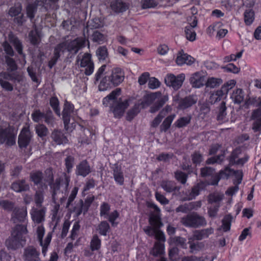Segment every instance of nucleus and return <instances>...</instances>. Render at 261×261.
I'll return each mask as SVG.
<instances>
[{"label":"nucleus","mask_w":261,"mask_h":261,"mask_svg":"<svg viewBox=\"0 0 261 261\" xmlns=\"http://www.w3.org/2000/svg\"><path fill=\"white\" fill-rule=\"evenodd\" d=\"M96 55L99 61H105L108 57V51L106 46H99L96 51Z\"/></svg>","instance_id":"obj_43"},{"label":"nucleus","mask_w":261,"mask_h":261,"mask_svg":"<svg viewBox=\"0 0 261 261\" xmlns=\"http://www.w3.org/2000/svg\"><path fill=\"white\" fill-rule=\"evenodd\" d=\"M45 228L43 225H40L37 226L36 228L37 238L40 246L42 247V253L44 256L46 254L53 234V231L48 232L43 241V238L45 234Z\"/></svg>","instance_id":"obj_9"},{"label":"nucleus","mask_w":261,"mask_h":261,"mask_svg":"<svg viewBox=\"0 0 261 261\" xmlns=\"http://www.w3.org/2000/svg\"><path fill=\"white\" fill-rule=\"evenodd\" d=\"M112 83V85L117 86L120 85L124 79V72L119 68H114L112 70L111 75L108 76Z\"/></svg>","instance_id":"obj_18"},{"label":"nucleus","mask_w":261,"mask_h":261,"mask_svg":"<svg viewBox=\"0 0 261 261\" xmlns=\"http://www.w3.org/2000/svg\"><path fill=\"white\" fill-rule=\"evenodd\" d=\"M40 253L33 246L25 247L23 250L22 259L23 261H41Z\"/></svg>","instance_id":"obj_13"},{"label":"nucleus","mask_w":261,"mask_h":261,"mask_svg":"<svg viewBox=\"0 0 261 261\" xmlns=\"http://www.w3.org/2000/svg\"><path fill=\"white\" fill-rule=\"evenodd\" d=\"M119 213L117 210H114L106 217L108 221L111 223L112 226H117L118 222H115L116 220L119 217Z\"/></svg>","instance_id":"obj_54"},{"label":"nucleus","mask_w":261,"mask_h":261,"mask_svg":"<svg viewBox=\"0 0 261 261\" xmlns=\"http://www.w3.org/2000/svg\"><path fill=\"white\" fill-rule=\"evenodd\" d=\"M0 206L5 210L8 212L13 211L15 207V204L12 201L4 200L0 201Z\"/></svg>","instance_id":"obj_58"},{"label":"nucleus","mask_w":261,"mask_h":261,"mask_svg":"<svg viewBox=\"0 0 261 261\" xmlns=\"http://www.w3.org/2000/svg\"><path fill=\"white\" fill-rule=\"evenodd\" d=\"M232 217L230 214L224 216L222 219V228L224 231L226 232L230 230Z\"/></svg>","instance_id":"obj_48"},{"label":"nucleus","mask_w":261,"mask_h":261,"mask_svg":"<svg viewBox=\"0 0 261 261\" xmlns=\"http://www.w3.org/2000/svg\"><path fill=\"white\" fill-rule=\"evenodd\" d=\"M226 107L224 101H222L220 104L217 119L220 122H224L226 120Z\"/></svg>","instance_id":"obj_38"},{"label":"nucleus","mask_w":261,"mask_h":261,"mask_svg":"<svg viewBox=\"0 0 261 261\" xmlns=\"http://www.w3.org/2000/svg\"><path fill=\"white\" fill-rule=\"evenodd\" d=\"M214 173L215 169L210 167H205L200 169V175L202 177H211Z\"/></svg>","instance_id":"obj_63"},{"label":"nucleus","mask_w":261,"mask_h":261,"mask_svg":"<svg viewBox=\"0 0 261 261\" xmlns=\"http://www.w3.org/2000/svg\"><path fill=\"white\" fill-rule=\"evenodd\" d=\"M4 143L8 146H12L15 143V136L9 128L0 129V144Z\"/></svg>","instance_id":"obj_15"},{"label":"nucleus","mask_w":261,"mask_h":261,"mask_svg":"<svg viewBox=\"0 0 261 261\" xmlns=\"http://www.w3.org/2000/svg\"><path fill=\"white\" fill-rule=\"evenodd\" d=\"M112 83L108 76H106L101 81L98 86L99 91H104L111 87Z\"/></svg>","instance_id":"obj_46"},{"label":"nucleus","mask_w":261,"mask_h":261,"mask_svg":"<svg viewBox=\"0 0 261 261\" xmlns=\"http://www.w3.org/2000/svg\"><path fill=\"white\" fill-rule=\"evenodd\" d=\"M45 189H40L36 191L34 196V200L36 206L38 207H41L42 204L44 201V191Z\"/></svg>","instance_id":"obj_44"},{"label":"nucleus","mask_w":261,"mask_h":261,"mask_svg":"<svg viewBox=\"0 0 261 261\" xmlns=\"http://www.w3.org/2000/svg\"><path fill=\"white\" fill-rule=\"evenodd\" d=\"M30 131L27 128H24L21 131L18 137V145L20 148H26L29 144L31 139Z\"/></svg>","instance_id":"obj_22"},{"label":"nucleus","mask_w":261,"mask_h":261,"mask_svg":"<svg viewBox=\"0 0 261 261\" xmlns=\"http://www.w3.org/2000/svg\"><path fill=\"white\" fill-rule=\"evenodd\" d=\"M178 109L185 110L192 107L197 101V98L195 95H189L184 98H181L177 100Z\"/></svg>","instance_id":"obj_19"},{"label":"nucleus","mask_w":261,"mask_h":261,"mask_svg":"<svg viewBox=\"0 0 261 261\" xmlns=\"http://www.w3.org/2000/svg\"><path fill=\"white\" fill-rule=\"evenodd\" d=\"M161 186L167 193H171L179 190L175 182L170 180L162 181Z\"/></svg>","instance_id":"obj_34"},{"label":"nucleus","mask_w":261,"mask_h":261,"mask_svg":"<svg viewBox=\"0 0 261 261\" xmlns=\"http://www.w3.org/2000/svg\"><path fill=\"white\" fill-rule=\"evenodd\" d=\"M235 174L238 178V184H240L242 180V173L239 171H234L229 167H227L224 170H221L218 174H214L211 176L212 179L208 184L210 185L217 186L221 178H227L230 175Z\"/></svg>","instance_id":"obj_8"},{"label":"nucleus","mask_w":261,"mask_h":261,"mask_svg":"<svg viewBox=\"0 0 261 261\" xmlns=\"http://www.w3.org/2000/svg\"><path fill=\"white\" fill-rule=\"evenodd\" d=\"M47 173H48V177L46 179V180L49 186L52 198L55 199V197H57V194L61 188H62L61 190L62 193L65 195L68 194L70 182V175L64 172L60 177L57 178L54 181L52 171L48 170Z\"/></svg>","instance_id":"obj_3"},{"label":"nucleus","mask_w":261,"mask_h":261,"mask_svg":"<svg viewBox=\"0 0 261 261\" xmlns=\"http://www.w3.org/2000/svg\"><path fill=\"white\" fill-rule=\"evenodd\" d=\"M139 104H135L134 107L127 113L126 119L131 121L139 112Z\"/></svg>","instance_id":"obj_57"},{"label":"nucleus","mask_w":261,"mask_h":261,"mask_svg":"<svg viewBox=\"0 0 261 261\" xmlns=\"http://www.w3.org/2000/svg\"><path fill=\"white\" fill-rule=\"evenodd\" d=\"M8 37L10 42L13 44L18 54L24 59L25 55L23 53V45L21 41L12 33L9 35Z\"/></svg>","instance_id":"obj_28"},{"label":"nucleus","mask_w":261,"mask_h":261,"mask_svg":"<svg viewBox=\"0 0 261 261\" xmlns=\"http://www.w3.org/2000/svg\"><path fill=\"white\" fill-rule=\"evenodd\" d=\"M188 175L187 174L180 170H177L174 172V177L176 180L180 184L184 185L187 181Z\"/></svg>","instance_id":"obj_52"},{"label":"nucleus","mask_w":261,"mask_h":261,"mask_svg":"<svg viewBox=\"0 0 261 261\" xmlns=\"http://www.w3.org/2000/svg\"><path fill=\"white\" fill-rule=\"evenodd\" d=\"M244 21L247 25H250L254 19V12L251 9L246 10L244 14Z\"/></svg>","instance_id":"obj_55"},{"label":"nucleus","mask_w":261,"mask_h":261,"mask_svg":"<svg viewBox=\"0 0 261 261\" xmlns=\"http://www.w3.org/2000/svg\"><path fill=\"white\" fill-rule=\"evenodd\" d=\"M6 63L8 66V70L10 71H13L17 69V65L15 61L10 57L5 56Z\"/></svg>","instance_id":"obj_60"},{"label":"nucleus","mask_w":261,"mask_h":261,"mask_svg":"<svg viewBox=\"0 0 261 261\" xmlns=\"http://www.w3.org/2000/svg\"><path fill=\"white\" fill-rule=\"evenodd\" d=\"M194 58H193L191 56L186 54L181 53V52H179L178 54L176 59V63L178 65H182L184 64L191 65L194 62Z\"/></svg>","instance_id":"obj_31"},{"label":"nucleus","mask_w":261,"mask_h":261,"mask_svg":"<svg viewBox=\"0 0 261 261\" xmlns=\"http://www.w3.org/2000/svg\"><path fill=\"white\" fill-rule=\"evenodd\" d=\"M175 117V115L173 114L166 118L160 126L161 130L162 132H166L168 129Z\"/></svg>","instance_id":"obj_50"},{"label":"nucleus","mask_w":261,"mask_h":261,"mask_svg":"<svg viewBox=\"0 0 261 261\" xmlns=\"http://www.w3.org/2000/svg\"><path fill=\"white\" fill-rule=\"evenodd\" d=\"M74 109V105L70 102L66 100L64 104L62 111V119L64 122V128L67 130L69 127L70 118Z\"/></svg>","instance_id":"obj_16"},{"label":"nucleus","mask_w":261,"mask_h":261,"mask_svg":"<svg viewBox=\"0 0 261 261\" xmlns=\"http://www.w3.org/2000/svg\"><path fill=\"white\" fill-rule=\"evenodd\" d=\"M172 240L175 245L180 246L184 249L187 248L186 239L185 238L180 237H174L172 238Z\"/></svg>","instance_id":"obj_62"},{"label":"nucleus","mask_w":261,"mask_h":261,"mask_svg":"<svg viewBox=\"0 0 261 261\" xmlns=\"http://www.w3.org/2000/svg\"><path fill=\"white\" fill-rule=\"evenodd\" d=\"M52 142L57 145L66 144L68 140L64 134L61 130L55 129L51 134Z\"/></svg>","instance_id":"obj_26"},{"label":"nucleus","mask_w":261,"mask_h":261,"mask_svg":"<svg viewBox=\"0 0 261 261\" xmlns=\"http://www.w3.org/2000/svg\"><path fill=\"white\" fill-rule=\"evenodd\" d=\"M148 206L153 208L155 211V214H151L149 218L150 226H147L144 227L143 230L148 236L154 237L156 240L165 241V235L163 232L160 230V228L163 225L159 215L160 210L159 207L154 203H149Z\"/></svg>","instance_id":"obj_1"},{"label":"nucleus","mask_w":261,"mask_h":261,"mask_svg":"<svg viewBox=\"0 0 261 261\" xmlns=\"http://www.w3.org/2000/svg\"><path fill=\"white\" fill-rule=\"evenodd\" d=\"M205 76L201 71L193 73L190 79V83L194 88H199L204 85Z\"/></svg>","instance_id":"obj_21"},{"label":"nucleus","mask_w":261,"mask_h":261,"mask_svg":"<svg viewBox=\"0 0 261 261\" xmlns=\"http://www.w3.org/2000/svg\"><path fill=\"white\" fill-rule=\"evenodd\" d=\"M164 244L160 242H156L150 251V254L154 256L161 255L164 253Z\"/></svg>","instance_id":"obj_40"},{"label":"nucleus","mask_w":261,"mask_h":261,"mask_svg":"<svg viewBox=\"0 0 261 261\" xmlns=\"http://www.w3.org/2000/svg\"><path fill=\"white\" fill-rule=\"evenodd\" d=\"M231 98L235 103H241L244 100L243 90L241 89H237L235 91H233Z\"/></svg>","instance_id":"obj_42"},{"label":"nucleus","mask_w":261,"mask_h":261,"mask_svg":"<svg viewBox=\"0 0 261 261\" xmlns=\"http://www.w3.org/2000/svg\"><path fill=\"white\" fill-rule=\"evenodd\" d=\"M185 79V75L184 73L177 76L169 74L165 77V82L167 86L172 87L174 90H178L181 87Z\"/></svg>","instance_id":"obj_12"},{"label":"nucleus","mask_w":261,"mask_h":261,"mask_svg":"<svg viewBox=\"0 0 261 261\" xmlns=\"http://www.w3.org/2000/svg\"><path fill=\"white\" fill-rule=\"evenodd\" d=\"M49 103L57 115L60 116L61 113L59 108V101L58 99L56 97H52L50 99Z\"/></svg>","instance_id":"obj_53"},{"label":"nucleus","mask_w":261,"mask_h":261,"mask_svg":"<svg viewBox=\"0 0 261 261\" xmlns=\"http://www.w3.org/2000/svg\"><path fill=\"white\" fill-rule=\"evenodd\" d=\"M101 247V240L97 234H94L90 242V248L92 251L98 250Z\"/></svg>","instance_id":"obj_47"},{"label":"nucleus","mask_w":261,"mask_h":261,"mask_svg":"<svg viewBox=\"0 0 261 261\" xmlns=\"http://www.w3.org/2000/svg\"><path fill=\"white\" fill-rule=\"evenodd\" d=\"M91 172V167L87 160L82 161L76 167L75 173L77 175L86 177Z\"/></svg>","instance_id":"obj_27"},{"label":"nucleus","mask_w":261,"mask_h":261,"mask_svg":"<svg viewBox=\"0 0 261 261\" xmlns=\"http://www.w3.org/2000/svg\"><path fill=\"white\" fill-rule=\"evenodd\" d=\"M113 175L115 181L119 185H123L124 178L121 168L118 164H115L113 168Z\"/></svg>","instance_id":"obj_29"},{"label":"nucleus","mask_w":261,"mask_h":261,"mask_svg":"<svg viewBox=\"0 0 261 261\" xmlns=\"http://www.w3.org/2000/svg\"><path fill=\"white\" fill-rule=\"evenodd\" d=\"M74 158L71 155H68L65 159V165L68 173L71 172L74 164Z\"/></svg>","instance_id":"obj_56"},{"label":"nucleus","mask_w":261,"mask_h":261,"mask_svg":"<svg viewBox=\"0 0 261 261\" xmlns=\"http://www.w3.org/2000/svg\"><path fill=\"white\" fill-rule=\"evenodd\" d=\"M28 37L31 43L33 45H38L40 43V38L36 28L29 32Z\"/></svg>","instance_id":"obj_36"},{"label":"nucleus","mask_w":261,"mask_h":261,"mask_svg":"<svg viewBox=\"0 0 261 261\" xmlns=\"http://www.w3.org/2000/svg\"><path fill=\"white\" fill-rule=\"evenodd\" d=\"M206 184L203 181H200L194 185L189 192V194H187V197L185 200H190L195 199L200 194V192L204 189Z\"/></svg>","instance_id":"obj_24"},{"label":"nucleus","mask_w":261,"mask_h":261,"mask_svg":"<svg viewBox=\"0 0 261 261\" xmlns=\"http://www.w3.org/2000/svg\"><path fill=\"white\" fill-rule=\"evenodd\" d=\"M110 205L107 202H103L100 206V216L105 218L109 214Z\"/></svg>","instance_id":"obj_61"},{"label":"nucleus","mask_w":261,"mask_h":261,"mask_svg":"<svg viewBox=\"0 0 261 261\" xmlns=\"http://www.w3.org/2000/svg\"><path fill=\"white\" fill-rule=\"evenodd\" d=\"M161 93L158 92L152 93L147 96L146 102L148 103V105L151 103L153 100L158 98V100L150 107V113H154L158 111L168 100V95H165L162 97H161Z\"/></svg>","instance_id":"obj_10"},{"label":"nucleus","mask_w":261,"mask_h":261,"mask_svg":"<svg viewBox=\"0 0 261 261\" xmlns=\"http://www.w3.org/2000/svg\"><path fill=\"white\" fill-rule=\"evenodd\" d=\"M28 233L26 224H17L13 228L11 236L6 240V245L9 249L17 250L23 247L26 243L24 236Z\"/></svg>","instance_id":"obj_4"},{"label":"nucleus","mask_w":261,"mask_h":261,"mask_svg":"<svg viewBox=\"0 0 261 261\" xmlns=\"http://www.w3.org/2000/svg\"><path fill=\"white\" fill-rule=\"evenodd\" d=\"M55 199L52 198L53 202L54 203V206L51 210V220L53 222H55L56 223H58L60 219V217L59 215V211L60 210V204L57 202V197H55Z\"/></svg>","instance_id":"obj_33"},{"label":"nucleus","mask_w":261,"mask_h":261,"mask_svg":"<svg viewBox=\"0 0 261 261\" xmlns=\"http://www.w3.org/2000/svg\"><path fill=\"white\" fill-rule=\"evenodd\" d=\"M27 16L32 20L35 17V14L37 11V8L35 4H29L27 7Z\"/></svg>","instance_id":"obj_64"},{"label":"nucleus","mask_w":261,"mask_h":261,"mask_svg":"<svg viewBox=\"0 0 261 261\" xmlns=\"http://www.w3.org/2000/svg\"><path fill=\"white\" fill-rule=\"evenodd\" d=\"M185 34L188 40L193 41L196 39V34L191 26H187L185 28Z\"/></svg>","instance_id":"obj_59"},{"label":"nucleus","mask_w":261,"mask_h":261,"mask_svg":"<svg viewBox=\"0 0 261 261\" xmlns=\"http://www.w3.org/2000/svg\"><path fill=\"white\" fill-rule=\"evenodd\" d=\"M223 82V81L220 78H216L211 77L208 78L205 85L206 87L211 88H214L219 86Z\"/></svg>","instance_id":"obj_45"},{"label":"nucleus","mask_w":261,"mask_h":261,"mask_svg":"<svg viewBox=\"0 0 261 261\" xmlns=\"http://www.w3.org/2000/svg\"><path fill=\"white\" fill-rule=\"evenodd\" d=\"M68 51L76 54L82 48L85 46L86 39L83 37H78L74 40L68 42Z\"/></svg>","instance_id":"obj_20"},{"label":"nucleus","mask_w":261,"mask_h":261,"mask_svg":"<svg viewBox=\"0 0 261 261\" xmlns=\"http://www.w3.org/2000/svg\"><path fill=\"white\" fill-rule=\"evenodd\" d=\"M181 223L187 227L197 228L206 225L207 221L205 218L196 212L190 213L180 220Z\"/></svg>","instance_id":"obj_5"},{"label":"nucleus","mask_w":261,"mask_h":261,"mask_svg":"<svg viewBox=\"0 0 261 261\" xmlns=\"http://www.w3.org/2000/svg\"><path fill=\"white\" fill-rule=\"evenodd\" d=\"M79 191V188L74 187L71 190L69 195L67 198V201L66 205V208L71 210L75 213L77 216H80L82 213L85 214L87 211H85L84 201L82 199L79 200L77 202L75 203V205L73 207L70 208L72 206V202L76 197L77 194Z\"/></svg>","instance_id":"obj_7"},{"label":"nucleus","mask_w":261,"mask_h":261,"mask_svg":"<svg viewBox=\"0 0 261 261\" xmlns=\"http://www.w3.org/2000/svg\"><path fill=\"white\" fill-rule=\"evenodd\" d=\"M50 170L47 169L45 171L46 176H43V173L39 171L32 172L30 174V180L34 183V185L40 189H47L48 184L46 179L48 177L47 171Z\"/></svg>","instance_id":"obj_11"},{"label":"nucleus","mask_w":261,"mask_h":261,"mask_svg":"<svg viewBox=\"0 0 261 261\" xmlns=\"http://www.w3.org/2000/svg\"><path fill=\"white\" fill-rule=\"evenodd\" d=\"M46 210V209L45 207H42L40 209L37 208H33L31 212L32 220L37 224L44 222L45 221Z\"/></svg>","instance_id":"obj_23"},{"label":"nucleus","mask_w":261,"mask_h":261,"mask_svg":"<svg viewBox=\"0 0 261 261\" xmlns=\"http://www.w3.org/2000/svg\"><path fill=\"white\" fill-rule=\"evenodd\" d=\"M224 155L225 151H223L221 154L208 158L206 160V163L207 164H214L215 163L221 164L224 161Z\"/></svg>","instance_id":"obj_49"},{"label":"nucleus","mask_w":261,"mask_h":261,"mask_svg":"<svg viewBox=\"0 0 261 261\" xmlns=\"http://www.w3.org/2000/svg\"><path fill=\"white\" fill-rule=\"evenodd\" d=\"M96 230L99 234L106 236L110 230V226L107 221H102L98 225Z\"/></svg>","instance_id":"obj_39"},{"label":"nucleus","mask_w":261,"mask_h":261,"mask_svg":"<svg viewBox=\"0 0 261 261\" xmlns=\"http://www.w3.org/2000/svg\"><path fill=\"white\" fill-rule=\"evenodd\" d=\"M27 216L25 207H15L11 215V221L14 223L24 222Z\"/></svg>","instance_id":"obj_17"},{"label":"nucleus","mask_w":261,"mask_h":261,"mask_svg":"<svg viewBox=\"0 0 261 261\" xmlns=\"http://www.w3.org/2000/svg\"><path fill=\"white\" fill-rule=\"evenodd\" d=\"M214 229L212 227L195 230L194 232L193 239L196 240H201L207 238L208 236L213 233Z\"/></svg>","instance_id":"obj_30"},{"label":"nucleus","mask_w":261,"mask_h":261,"mask_svg":"<svg viewBox=\"0 0 261 261\" xmlns=\"http://www.w3.org/2000/svg\"><path fill=\"white\" fill-rule=\"evenodd\" d=\"M241 150L240 148L234 149L228 158L229 165L232 166L234 165L243 166L249 159V156L245 154L244 157L239 158Z\"/></svg>","instance_id":"obj_14"},{"label":"nucleus","mask_w":261,"mask_h":261,"mask_svg":"<svg viewBox=\"0 0 261 261\" xmlns=\"http://www.w3.org/2000/svg\"><path fill=\"white\" fill-rule=\"evenodd\" d=\"M32 120L37 123L44 122L49 126L54 127L55 118L51 110L48 108L41 112L39 109L34 110L31 114Z\"/></svg>","instance_id":"obj_6"},{"label":"nucleus","mask_w":261,"mask_h":261,"mask_svg":"<svg viewBox=\"0 0 261 261\" xmlns=\"http://www.w3.org/2000/svg\"><path fill=\"white\" fill-rule=\"evenodd\" d=\"M224 198V195L218 193H213L208 195L207 201L208 203L220 204V202Z\"/></svg>","instance_id":"obj_37"},{"label":"nucleus","mask_w":261,"mask_h":261,"mask_svg":"<svg viewBox=\"0 0 261 261\" xmlns=\"http://www.w3.org/2000/svg\"><path fill=\"white\" fill-rule=\"evenodd\" d=\"M121 94V89L116 88L105 97L102 100L103 105L106 107L111 105L114 117L120 118L124 114L125 109L128 107V100L122 101L121 98L117 99Z\"/></svg>","instance_id":"obj_2"},{"label":"nucleus","mask_w":261,"mask_h":261,"mask_svg":"<svg viewBox=\"0 0 261 261\" xmlns=\"http://www.w3.org/2000/svg\"><path fill=\"white\" fill-rule=\"evenodd\" d=\"M111 7L116 13L123 12L128 9L126 4L119 0H115L112 2Z\"/></svg>","instance_id":"obj_32"},{"label":"nucleus","mask_w":261,"mask_h":261,"mask_svg":"<svg viewBox=\"0 0 261 261\" xmlns=\"http://www.w3.org/2000/svg\"><path fill=\"white\" fill-rule=\"evenodd\" d=\"M191 120V117L190 116H187L186 117H182L178 119L175 122V125L178 128H181L186 126L189 124Z\"/></svg>","instance_id":"obj_51"},{"label":"nucleus","mask_w":261,"mask_h":261,"mask_svg":"<svg viewBox=\"0 0 261 261\" xmlns=\"http://www.w3.org/2000/svg\"><path fill=\"white\" fill-rule=\"evenodd\" d=\"M11 188L17 193H21L29 191L30 187L27 181L24 179H22L12 182Z\"/></svg>","instance_id":"obj_25"},{"label":"nucleus","mask_w":261,"mask_h":261,"mask_svg":"<svg viewBox=\"0 0 261 261\" xmlns=\"http://www.w3.org/2000/svg\"><path fill=\"white\" fill-rule=\"evenodd\" d=\"M0 76L5 81L19 82L22 80V76L17 73H9L7 72H2L0 73Z\"/></svg>","instance_id":"obj_35"},{"label":"nucleus","mask_w":261,"mask_h":261,"mask_svg":"<svg viewBox=\"0 0 261 261\" xmlns=\"http://www.w3.org/2000/svg\"><path fill=\"white\" fill-rule=\"evenodd\" d=\"M22 9V5L20 3H16L9 9L8 14L12 17H16L21 14Z\"/></svg>","instance_id":"obj_41"}]
</instances>
